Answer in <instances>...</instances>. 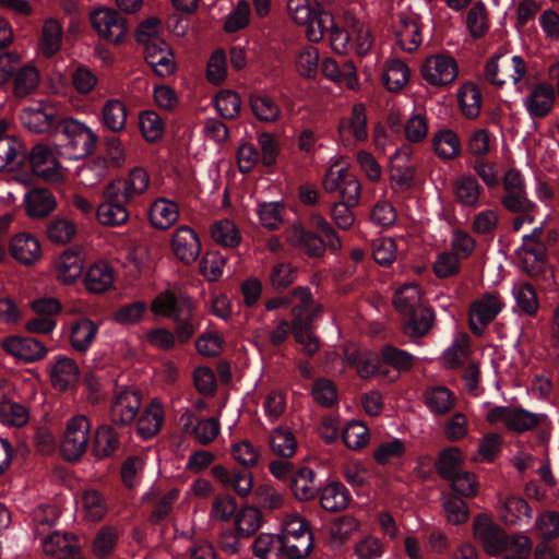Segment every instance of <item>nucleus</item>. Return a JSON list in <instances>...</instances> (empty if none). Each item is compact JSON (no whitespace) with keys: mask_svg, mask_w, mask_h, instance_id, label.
I'll use <instances>...</instances> for the list:
<instances>
[{"mask_svg":"<svg viewBox=\"0 0 559 559\" xmlns=\"http://www.w3.org/2000/svg\"><path fill=\"white\" fill-rule=\"evenodd\" d=\"M151 311L157 317L171 319L175 323V334L164 328L146 333L145 340L153 347L170 349L176 340L187 343L200 328L195 304L180 289H167L157 295L151 304Z\"/></svg>","mask_w":559,"mask_h":559,"instance_id":"f257e3e1","label":"nucleus"},{"mask_svg":"<svg viewBox=\"0 0 559 559\" xmlns=\"http://www.w3.org/2000/svg\"><path fill=\"white\" fill-rule=\"evenodd\" d=\"M557 233L542 226L534 227L531 234L524 235L522 245L516 249L520 267L531 276L544 271L547 247L555 242Z\"/></svg>","mask_w":559,"mask_h":559,"instance_id":"f03ea898","label":"nucleus"},{"mask_svg":"<svg viewBox=\"0 0 559 559\" xmlns=\"http://www.w3.org/2000/svg\"><path fill=\"white\" fill-rule=\"evenodd\" d=\"M281 550L288 559H305L313 548V535L306 519L297 513L287 514L282 523Z\"/></svg>","mask_w":559,"mask_h":559,"instance_id":"7ed1b4c3","label":"nucleus"},{"mask_svg":"<svg viewBox=\"0 0 559 559\" xmlns=\"http://www.w3.org/2000/svg\"><path fill=\"white\" fill-rule=\"evenodd\" d=\"M527 66L521 56L500 53L492 57L486 64V80L495 86L512 84L518 92H523L526 81Z\"/></svg>","mask_w":559,"mask_h":559,"instance_id":"20e7f679","label":"nucleus"},{"mask_svg":"<svg viewBox=\"0 0 559 559\" xmlns=\"http://www.w3.org/2000/svg\"><path fill=\"white\" fill-rule=\"evenodd\" d=\"M506 308L502 295L497 290L485 292L471 301L467 312L469 330L476 336H483L486 329Z\"/></svg>","mask_w":559,"mask_h":559,"instance_id":"39448f33","label":"nucleus"},{"mask_svg":"<svg viewBox=\"0 0 559 559\" xmlns=\"http://www.w3.org/2000/svg\"><path fill=\"white\" fill-rule=\"evenodd\" d=\"M91 421L83 414L70 417L64 427L60 442L62 456L70 462H75L86 452L91 440Z\"/></svg>","mask_w":559,"mask_h":559,"instance_id":"423d86ee","label":"nucleus"},{"mask_svg":"<svg viewBox=\"0 0 559 559\" xmlns=\"http://www.w3.org/2000/svg\"><path fill=\"white\" fill-rule=\"evenodd\" d=\"M546 418L545 414L532 413L514 406H496L486 415L489 424H503L507 429L518 433L534 429Z\"/></svg>","mask_w":559,"mask_h":559,"instance_id":"0eeeda50","label":"nucleus"},{"mask_svg":"<svg viewBox=\"0 0 559 559\" xmlns=\"http://www.w3.org/2000/svg\"><path fill=\"white\" fill-rule=\"evenodd\" d=\"M322 185L326 192H337L341 200H345L349 204L359 203L361 185L347 167L340 164L331 166Z\"/></svg>","mask_w":559,"mask_h":559,"instance_id":"6e6552de","label":"nucleus"},{"mask_svg":"<svg viewBox=\"0 0 559 559\" xmlns=\"http://www.w3.org/2000/svg\"><path fill=\"white\" fill-rule=\"evenodd\" d=\"M32 173L47 182H60L64 171L59 162L57 151L44 143L35 144L28 153Z\"/></svg>","mask_w":559,"mask_h":559,"instance_id":"1a4fd4ad","label":"nucleus"},{"mask_svg":"<svg viewBox=\"0 0 559 559\" xmlns=\"http://www.w3.org/2000/svg\"><path fill=\"white\" fill-rule=\"evenodd\" d=\"M59 132L64 135L67 146L75 158L90 155L97 142V135L83 122L64 118L58 122Z\"/></svg>","mask_w":559,"mask_h":559,"instance_id":"9d476101","label":"nucleus"},{"mask_svg":"<svg viewBox=\"0 0 559 559\" xmlns=\"http://www.w3.org/2000/svg\"><path fill=\"white\" fill-rule=\"evenodd\" d=\"M424 80L435 87L452 84L459 74V67L453 57L436 53L427 57L420 67Z\"/></svg>","mask_w":559,"mask_h":559,"instance_id":"9b49d317","label":"nucleus"},{"mask_svg":"<svg viewBox=\"0 0 559 559\" xmlns=\"http://www.w3.org/2000/svg\"><path fill=\"white\" fill-rule=\"evenodd\" d=\"M504 195L501 204L510 212H532L535 204L527 199L525 180L518 169H509L502 178Z\"/></svg>","mask_w":559,"mask_h":559,"instance_id":"f8f14e48","label":"nucleus"},{"mask_svg":"<svg viewBox=\"0 0 559 559\" xmlns=\"http://www.w3.org/2000/svg\"><path fill=\"white\" fill-rule=\"evenodd\" d=\"M104 201L96 211V216L102 225L118 226L124 224L129 218V212L126 204L130 201L124 200L116 186H106L103 192Z\"/></svg>","mask_w":559,"mask_h":559,"instance_id":"ddd939ff","label":"nucleus"},{"mask_svg":"<svg viewBox=\"0 0 559 559\" xmlns=\"http://www.w3.org/2000/svg\"><path fill=\"white\" fill-rule=\"evenodd\" d=\"M91 22L104 39L119 44L128 33L127 21L114 9H99L92 13Z\"/></svg>","mask_w":559,"mask_h":559,"instance_id":"4468645a","label":"nucleus"},{"mask_svg":"<svg viewBox=\"0 0 559 559\" xmlns=\"http://www.w3.org/2000/svg\"><path fill=\"white\" fill-rule=\"evenodd\" d=\"M142 405L141 394L132 388H121L112 399L110 417L112 423L119 426L132 424L139 415Z\"/></svg>","mask_w":559,"mask_h":559,"instance_id":"2eb2a0df","label":"nucleus"},{"mask_svg":"<svg viewBox=\"0 0 559 559\" xmlns=\"http://www.w3.org/2000/svg\"><path fill=\"white\" fill-rule=\"evenodd\" d=\"M292 326L298 324H312L321 313V306L316 302L312 293L307 286H298L290 293Z\"/></svg>","mask_w":559,"mask_h":559,"instance_id":"dca6fc26","label":"nucleus"},{"mask_svg":"<svg viewBox=\"0 0 559 559\" xmlns=\"http://www.w3.org/2000/svg\"><path fill=\"white\" fill-rule=\"evenodd\" d=\"M474 537L479 540L489 556L503 552L506 534L487 514H478L473 522Z\"/></svg>","mask_w":559,"mask_h":559,"instance_id":"f3484780","label":"nucleus"},{"mask_svg":"<svg viewBox=\"0 0 559 559\" xmlns=\"http://www.w3.org/2000/svg\"><path fill=\"white\" fill-rule=\"evenodd\" d=\"M20 118L23 126L31 132L45 133L56 124L57 109L51 103L39 100L35 105L23 109Z\"/></svg>","mask_w":559,"mask_h":559,"instance_id":"a211bd4d","label":"nucleus"},{"mask_svg":"<svg viewBox=\"0 0 559 559\" xmlns=\"http://www.w3.org/2000/svg\"><path fill=\"white\" fill-rule=\"evenodd\" d=\"M556 102L554 86L547 82L533 85L523 98V106L531 118H544L551 112Z\"/></svg>","mask_w":559,"mask_h":559,"instance_id":"6ab92c4d","label":"nucleus"},{"mask_svg":"<svg viewBox=\"0 0 559 559\" xmlns=\"http://www.w3.org/2000/svg\"><path fill=\"white\" fill-rule=\"evenodd\" d=\"M179 420L183 431L202 445L212 443L221 432V423L216 417L198 418L193 413L185 412Z\"/></svg>","mask_w":559,"mask_h":559,"instance_id":"aec40b11","label":"nucleus"},{"mask_svg":"<svg viewBox=\"0 0 559 559\" xmlns=\"http://www.w3.org/2000/svg\"><path fill=\"white\" fill-rule=\"evenodd\" d=\"M1 347L15 359L24 362H34L43 359L47 347L36 338L12 335L1 341Z\"/></svg>","mask_w":559,"mask_h":559,"instance_id":"412c9836","label":"nucleus"},{"mask_svg":"<svg viewBox=\"0 0 559 559\" xmlns=\"http://www.w3.org/2000/svg\"><path fill=\"white\" fill-rule=\"evenodd\" d=\"M38 540L46 556L57 559H76L79 557L80 546L76 537L72 534L53 531Z\"/></svg>","mask_w":559,"mask_h":559,"instance_id":"4be33fe9","label":"nucleus"},{"mask_svg":"<svg viewBox=\"0 0 559 559\" xmlns=\"http://www.w3.org/2000/svg\"><path fill=\"white\" fill-rule=\"evenodd\" d=\"M170 246L175 257L185 264L193 263L201 251V242L197 233L186 225L175 229Z\"/></svg>","mask_w":559,"mask_h":559,"instance_id":"5701e85b","label":"nucleus"},{"mask_svg":"<svg viewBox=\"0 0 559 559\" xmlns=\"http://www.w3.org/2000/svg\"><path fill=\"white\" fill-rule=\"evenodd\" d=\"M499 514L506 525L522 526L530 522L532 509L528 502L515 495H498Z\"/></svg>","mask_w":559,"mask_h":559,"instance_id":"b1692460","label":"nucleus"},{"mask_svg":"<svg viewBox=\"0 0 559 559\" xmlns=\"http://www.w3.org/2000/svg\"><path fill=\"white\" fill-rule=\"evenodd\" d=\"M286 241L311 257H321L326 241L312 231L306 230L300 224L294 223L285 230Z\"/></svg>","mask_w":559,"mask_h":559,"instance_id":"393cba45","label":"nucleus"},{"mask_svg":"<svg viewBox=\"0 0 559 559\" xmlns=\"http://www.w3.org/2000/svg\"><path fill=\"white\" fill-rule=\"evenodd\" d=\"M452 193L460 205L475 209L480 204L483 187L472 174H462L453 179Z\"/></svg>","mask_w":559,"mask_h":559,"instance_id":"a878e982","label":"nucleus"},{"mask_svg":"<svg viewBox=\"0 0 559 559\" xmlns=\"http://www.w3.org/2000/svg\"><path fill=\"white\" fill-rule=\"evenodd\" d=\"M10 253L21 264L29 266L41 259L38 239L29 233H20L10 241Z\"/></svg>","mask_w":559,"mask_h":559,"instance_id":"bb28decb","label":"nucleus"},{"mask_svg":"<svg viewBox=\"0 0 559 559\" xmlns=\"http://www.w3.org/2000/svg\"><path fill=\"white\" fill-rule=\"evenodd\" d=\"M400 25L396 29V39L400 47L408 52L414 51L423 41L417 14L404 11L399 15Z\"/></svg>","mask_w":559,"mask_h":559,"instance_id":"cd10ccee","label":"nucleus"},{"mask_svg":"<svg viewBox=\"0 0 559 559\" xmlns=\"http://www.w3.org/2000/svg\"><path fill=\"white\" fill-rule=\"evenodd\" d=\"M211 473L223 487L231 488L241 497L247 496L252 490V475L248 471L227 469L223 465H215Z\"/></svg>","mask_w":559,"mask_h":559,"instance_id":"c85d7f7f","label":"nucleus"},{"mask_svg":"<svg viewBox=\"0 0 559 559\" xmlns=\"http://www.w3.org/2000/svg\"><path fill=\"white\" fill-rule=\"evenodd\" d=\"M147 64L159 76H167L175 70V59L170 47L165 40H157L144 48Z\"/></svg>","mask_w":559,"mask_h":559,"instance_id":"c756f323","label":"nucleus"},{"mask_svg":"<svg viewBox=\"0 0 559 559\" xmlns=\"http://www.w3.org/2000/svg\"><path fill=\"white\" fill-rule=\"evenodd\" d=\"M79 379V367L73 358L59 355L50 367V380L58 391H67Z\"/></svg>","mask_w":559,"mask_h":559,"instance_id":"7c9ffc66","label":"nucleus"},{"mask_svg":"<svg viewBox=\"0 0 559 559\" xmlns=\"http://www.w3.org/2000/svg\"><path fill=\"white\" fill-rule=\"evenodd\" d=\"M7 381H0V390L5 389ZM29 420L28 408L15 401H12L5 392L0 394V423L7 427L21 428Z\"/></svg>","mask_w":559,"mask_h":559,"instance_id":"2f4dec72","label":"nucleus"},{"mask_svg":"<svg viewBox=\"0 0 559 559\" xmlns=\"http://www.w3.org/2000/svg\"><path fill=\"white\" fill-rule=\"evenodd\" d=\"M164 407L158 399H153L143 409L136 421V430L143 439L156 436L164 423Z\"/></svg>","mask_w":559,"mask_h":559,"instance_id":"473e14b6","label":"nucleus"},{"mask_svg":"<svg viewBox=\"0 0 559 559\" xmlns=\"http://www.w3.org/2000/svg\"><path fill=\"white\" fill-rule=\"evenodd\" d=\"M150 182L147 171L142 167H134L126 178L112 180L108 186H116L124 200L131 201L143 194L148 189Z\"/></svg>","mask_w":559,"mask_h":559,"instance_id":"72a5a7b5","label":"nucleus"},{"mask_svg":"<svg viewBox=\"0 0 559 559\" xmlns=\"http://www.w3.org/2000/svg\"><path fill=\"white\" fill-rule=\"evenodd\" d=\"M99 122L108 131L120 133L126 129L128 109L118 98H110L104 103L99 112Z\"/></svg>","mask_w":559,"mask_h":559,"instance_id":"f704fd0d","label":"nucleus"},{"mask_svg":"<svg viewBox=\"0 0 559 559\" xmlns=\"http://www.w3.org/2000/svg\"><path fill=\"white\" fill-rule=\"evenodd\" d=\"M26 214L32 218H41L49 215L57 206L52 193L45 188H36L24 195Z\"/></svg>","mask_w":559,"mask_h":559,"instance_id":"c9c22d12","label":"nucleus"},{"mask_svg":"<svg viewBox=\"0 0 559 559\" xmlns=\"http://www.w3.org/2000/svg\"><path fill=\"white\" fill-rule=\"evenodd\" d=\"M84 267V257L80 250L69 249L60 254L56 262L57 278L63 284L76 281Z\"/></svg>","mask_w":559,"mask_h":559,"instance_id":"e433bc0d","label":"nucleus"},{"mask_svg":"<svg viewBox=\"0 0 559 559\" xmlns=\"http://www.w3.org/2000/svg\"><path fill=\"white\" fill-rule=\"evenodd\" d=\"M340 134L344 142L365 141L367 139V117L362 104L353 107L349 119L340 122Z\"/></svg>","mask_w":559,"mask_h":559,"instance_id":"4c0bfd02","label":"nucleus"},{"mask_svg":"<svg viewBox=\"0 0 559 559\" xmlns=\"http://www.w3.org/2000/svg\"><path fill=\"white\" fill-rule=\"evenodd\" d=\"M403 332L411 338L427 335L433 326L435 313L430 308H419L403 314Z\"/></svg>","mask_w":559,"mask_h":559,"instance_id":"58836bf2","label":"nucleus"},{"mask_svg":"<svg viewBox=\"0 0 559 559\" xmlns=\"http://www.w3.org/2000/svg\"><path fill=\"white\" fill-rule=\"evenodd\" d=\"M99 325L88 318H80L70 328L69 341L72 348L85 353L93 344Z\"/></svg>","mask_w":559,"mask_h":559,"instance_id":"ea45409f","label":"nucleus"},{"mask_svg":"<svg viewBox=\"0 0 559 559\" xmlns=\"http://www.w3.org/2000/svg\"><path fill=\"white\" fill-rule=\"evenodd\" d=\"M342 21L344 26L350 29L352 46L355 45L357 53H367L372 45V37L369 26L360 22L349 10L343 11Z\"/></svg>","mask_w":559,"mask_h":559,"instance_id":"a19ab883","label":"nucleus"},{"mask_svg":"<svg viewBox=\"0 0 559 559\" xmlns=\"http://www.w3.org/2000/svg\"><path fill=\"white\" fill-rule=\"evenodd\" d=\"M78 504L86 521L98 522L108 511L105 497L96 489L88 488L82 491Z\"/></svg>","mask_w":559,"mask_h":559,"instance_id":"79ce46f5","label":"nucleus"},{"mask_svg":"<svg viewBox=\"0 0 559 559\" xmlns=\"http://www.w3.org/2000/svg\"><path fill=\"white\" fill-rule=\"evenodd\" d=\"M114 277V270L110 264L100 260L87 269L84 278L85 286L92 293H104L112 285Z\"/></svg>","mask_w":559,"mask_h":559,"instance_id":"37998d69","label":"nucleus"},{"mask_svg":"<svg viewBox=\"0 0 559 559\" xmlns=\"http://www.w3.org/2000/svg\"><path fill=\"white\" fill-rule=\"evenodd\" d=\"M179 217L178 205L168 199H157L150 207L148 218L157 229H167L173 226Z\"/></svg>","mask_w":559,"mask_h":559,"instance_id":"c03bdc74","label":"nucleus"},{"mask_svg":"<svg viewBox=\"0 0 559 559\" xmlns=\"http://www.w3.org/2000/svg\"><path fill=\"white\" fill-rule=\"evenodd\" d=\"M424 401L432 414L445 415L453 408L456 399L454 393L448 388L433 385L425 390Z\"/></svg>","mask_w":559,"mask_h":559,"instance_id":"a18cd8bd","label":"nucleus"},{"mask_svg":"<svg viewBox=\"0 0 559 559\" xmlns=\"http://www.w3.org/2000/svg\"><path fill=\"white\" fill-rule=\"evenodd\" d=\"M321 70L328 79L345 84L348 88L358 86L356 68L352 61H345L340 67L335 60L326 58L322 61Z\"/></svg>","mask_w":559,"mask_h":559,"instance_id":"49530a36","label":"nucleus"},{"mask_svg":"<svg viewBox=\"0 0 559 559\" xmlns=\"http://www.w3.org/2000/svg\"><path fill=\"white\" fill-rule=\"evenodd\" d=\"M461 112L467 119H476L481 110L483 96L478 86L472 82L462 84L457 91Z\"/></svg>","mask_w":559,"mask_h":559,"instance_id":"de8ad7c7","label":"nucleus"},{"mask_svg":"<svg viewBox=\"0 0 559 559\" xmlns=\"http://www.w3.org/2000/svg\"><path fill=\"white\" fill-rule=\"evenodd\" d=\"M289 487L298 500L312 499L318 490L314 472L307 466L298 467L290 477Z\"/></svg>","mask_w":559,"mask_h":559,"instance_id":"09e8293b","label":"nucleus"},{"mask_svg":"<svg viewBox=\"0 0 559 559\" xmlns=\"http://www.w3.org/2000/svg\"><path fill=\"white\" fill-rule=\"evenodd\" d=\"M271 451L281 457L289 459L297 451V440L293 431L283 426L274 428L269 438Z\"/></svg>","mask_w":559,"mask_h":559,"instance_id":"8fccbe9b","label":"nucleus"},{"mask_svg":"<svg viewBox=\"0 0 559 559\" xmlns=\"http://www.w3.org/2000/svg\"><path fill=\"white\" fill-rule=\"evenodd\" d=\"M432 147L437 156L444 160L453 159L461 153L460 139L457 134L450 129H443L435 133Z\"/></svg>","mask_w":559,"mask_h":559,"instance_id":"3c124183","label":"nucleus"},{"mask_svg":"<svg viewBox=\"0 0 559 559\" xmlns=\"http://www.w3.org/2000/svg\"><path fill=\"white\" fill-rule=\"evenodd\" d=\"M22 150V143L8 134L7 123L0 121V171L12 168Z\"/></svg>","mask_w":559,"mask_h":559,"instance_id":"603ef678","label":"nucleus"},{"mask_svg":"<svg viewBox=\"0 0 559 559\" xmlns=\"http://www.w3.org/2000/svg\"><path fill=\"white\" fill-rule=\"evenodd\" d=\"M263 523V515L258 508L243 507L235 516V530L240 537L248 538L255 534Z\"/></svg>","mask_w":559,"mask_h":559,"instance_id":"864d4df0","label":"nucleus"},{"mask_svg":"<svg viewBox=\"0 0 559 559\" xmlns=\"http://www.w3.org/2000/svg\"><path fill=\"white\" fill-rule=\"evenodd\" d=\"M250 108L254 117L262 122H276L282 115L278 104L272 97L264 94L251 95Z\"/></svg>","mask_w":559,"mask_h":559,"instance_id":"5fc2aeb1","label":"nucleus"},{"mask_svg":"<svg viewBox=\"0 0 559 559\" xmlns=\"http://www.w3.org/2000/svg\"><path fill=\"white\" fill-rule=\"evenodd\" d=\"M211 236L214 242L226 248H235L241 241L238 227L228 218L215 221L211 226Z\"/></svg>","mask_w":559,"mask_h":559,"instance_id":"6e6d98bb","label":"nucleus"},{"mask_svg":"<svg viewBox=\"0 0 559 559\" xmlns=\"http://www.w3.org/2000/svg\"><path fill=\"white\" fill-rule=\"evenodd\" d=\"M63 29L61 23L56 19L45 21L40 39V51L46 57H51L61 48Z\"/></svg>","mask_w":559,"mask_h":559,"instance_id":"4d7b16f0","label":"nucleus"},{"mask_svg":"<svg viewBox=\"0 0 559 559\" xmlns=\"http://www.w3.org/2000/svg\"><path fill=\"white\" fill-rule=\"evenodd\" d=\"M421 299L423 292L419 286L416 284H407L396 290L394 306L400 313L406 314L419 308H426L423 306Z\"/></svg>","mask_w":559,"mask_h":559,"instance_id":"13d9d810","label":"nucleus"},{"mask_svg":"<svg viewBox=\"0 0 559 559\" xmlns=\"http://www.w3.org/2000/svg\"><path fill=\"white\" fill-rule=\"evenodd\" d=\"M349 502L347 489L340 483L325 486L320 495L321 507L330 512L344 510Z\"/></svg>","mask_w":559,"mask_h":559,"instance_id":"bf43d9fd","label":"nucleus"},{"mask_svg":"<svg viewBox=\"0 0 559 559\" xmlns=\"http://www.w3.org/2000/svg\"><path fill=\"white\" fill-rule=\"evenodd\" d=\"M533 531L540 539L545 542L554 540L559 537V512L555 510H544L535 519Z\"/></svg>","mask_w":559,"mask_h":559,"instance_id":"052dcab7","label":"nucleus"},{"mask_svg":"<svg viewBox=\"0 0 559 559\" xmlns=\"http://www.w3.org/2000/svg\"><path fill=\"white\" fill-rule=\"evenodd\" d=\"M383 84L391 92L402 90L409 80V69L401 60L393 59L386 62L383 71Z\"/></svg>","mask_w":559,"mask_h":559,"instance_id":"680f3d73","label":"nucleus"},{"mask_svg":"<svg viewBox=\"0 0 559 559\" xmlns=\"http://www.w3.org/2000/svg\"><path fill=\"white\" fill-rule=\"evenodd\" d=\"M334 16L332 13L319 10L314 11L310 17V21L305 23L302 26L306 27V36L312 43L320 41L328 31L334 27Z\"/></svg>","mask_w":559,"mask_h":559,"instance_id":"e2e57ef3","label":"nucleus"},{"mask_svg":"<svg viewBox=\"0 0 559 559\" xmlns=\"http://www.w3.org/2000/svg\"><path fill=\"white\" fill-rule=\"evenodd\" d=\"M40 81L36 68L26 66L21 68L13 79V92L17 97H25L36 91Z\"/></svg>","mask_w":559,"mask_h":559,"instance_id":"0e129e2a","label":"nucleus"},{"mask_svg":"<svg viewBox=\"0 0 559 559\" xmlns=\"http://www.w3.org/2000/svg\"><path fill=\"white\" fill-rule=\"evenodd\" d=\"M119 447L117 432L107 425L97 428L95 433L94 454L98 459L112 455Z\"/></svg>","mask_w":559,"mask_h":559,"instance_id":"69168bd1","label":"nucleus"},{"mask_svg":"<svg viewBox=\"0 0 559 559\" xmlns=\"http://www.w3.org/2000/svg\"><path fill=\"white\" fill-rule=\"evenodd\" d=\"M58 520V512L52 506H39L33 511L34 537L41 538L46 534L53 532V526Z\"/></svg>","mask_w":559,"mask_h":559,"instance_id":"338daca9","label":"nucleus"},{"mask_svg":"<svg viewBox=\"0 0 559 559\" xmlns=\"http://www.w3.org/2000/svg\"><path fill=\"white\" fill-rule=\"evenodd\" d=\"M516 306L526 314L533 316L538 310V299L534 287L525 282H518L512 287Z\"/></svg>","mask_w":559,"mask_h":559,"instance_id":"774afa93","label":"nucleus"}]
</instances>
